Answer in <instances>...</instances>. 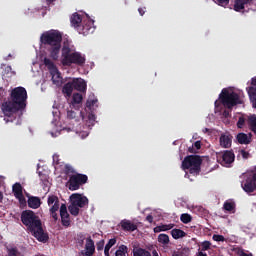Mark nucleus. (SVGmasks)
Listing matches in <instances>:
<instances>
[{
    "label": "nucleus",
    "mask_w": 256,
    "mask_h": 256,
    "mask_svg": "<svg viewBox=\"0 0 256 256\" xmlns=\"http://www.w3.org/2000/svg\"><path fill=\"white\" fill-rule=\"evenodd\" d=\"M83 104V95L79 93H74L72 96V102L70 107L73 109H81V105Z\"/></svg>",
    "instance_id": "obj_20"
},
{
    "label": "nucleus",
    "mask_w": 256,
    "mask_h": 256,
    "mask_svg": "<svg viewBox=\"0 0 256 256\" xmlns=\"http://www.w3.org/2000/svg\"><path fill=\"white\" fill-rule=\"evenodd\" d=\"M240 155L243 157V159H249V152L245 150H241Z\"/></svg>",
    "instance_id": "obj_48"
},
{
    "label": "nucleus",
    "mask_w": 256,
    "mask_h": 256,
    "mask_svg": "<svg viewBox=\"0 0 256 256\" xmlns=\"http://www.w3.org/2000/svg\"><path fill=\"white\" fill-rule=\"evenodd\" d=\"M201 149V141H196L192 146L188 148V153H197Z\"/></svg>",
    "instance_id": "obj_32"
},
{
    "label": "nucleus",
    "mask_w": 256,
    "mask_h": 256,
    "mask_svg": "<svg viewBox=\"0 0 256 256\" xmlns=\"http://www.w3.org/2000/svg\"><path fill=\"white\" fill-rule=\"evenodd\" d=\"M85 251V256L95 255V242L93 239H91V237L86 238Z\"/></svg>",
    "instance_id": "obj_19"
},
{
    "label": "nucleus",
    "mask_w": 256,
    "mask_h": 256,
    "mask_svg": "<svg viewBox=\"0 0 256 256\" xmlns=\"http://www.w3.org/2000/svg\"><path fill=\"white\" fill-rule=\"evenodd\" d=\"M117 243V239L112 238L108 241V243L106 244L105 248L106 249H111V247H113V245H115Z\"/></svg>",
    "instance_id": "obj_46"
},
{
    "label": "nucleus",
    "mask_w": 256,
    "mask_h": 256,
    "mask_svg": "<svg viewBox=\"0 0 256 256\" xmlns=\"http://www.w3.org/2000/svg\"><path fill=\"white\" fill-rule=\"evenodd\" d=\"M21 222L26 227L27 231H32L35 229V227L41 225V219L33 210H24L21 213Z\"/></svg>",
    "instance_id": "obj_7"
},
{
    "label": "nucleus",
    "mask_w": 256,
    "mask_h": 256,
    "mask_svg": "<svg viewBox=\"0 0 256 256\" xmlns=\"http://www.w3.org/2000/svg\"><path fill=\"white\" fill-rule=\"evenodd\" d=\"M53 164L59 165V155H57V154L53 155Z\"/></svg>",
    "instance_id": "obj_49"
},
{
    "label": "nucleus",
    "mask_w": 256,
    "mask_h": 256,
    "mask_svg": "<svg viewBox=\"0 0 256 256\" xmlns=\"http://www.w3.org/2000/svg\"><path fill=\"white\" fill-rule=\"evenodd\" d=\"M83 21H85V19H83L81 14L77 12L72 14V16L70 17L71 26L74 27V29L76 30L79 29V27H81V25L83 24Z\"/></svg>",
    "instance_id": "obj_18"
},
{
    "label": "nucleus",
    "mask_w": 256,
    "mask_h": 256,
    "mask_svg": "<svg viewBox=\"0 0 256 256\" xmlns=\"http://www.w3.org/2000/svg\"><path fill=\"white\" fill-rule=\"evenodd\" d=\"M8 256H19V249H17V247L14 248H8L7 250Z\"/></svg>",
    "instance_id": "obj_41"
},
{
    "label": "nucleus",
    "mask_w": 256,
    "mask_h": 256,
    "mask_svg": "<svg viewBox=\"0 0 256 256\" xmlns=\"http://www.w3.org/2000/svg\"><path fill=\"white\" fill-rule=\"evenodd\" d=\"M244 126H245V117L241 116L238 119L237 127L238 129H243Z\"/></svg>",
    "instance_id": "obj_44"
},
{
    "label": "nucleus",
    "mask_w": 256,
    "mask_h": 256,
    "mask_svg": "<svg viewBox=\"0 0 256 256\" xmlns=\"http://www.w3.org/2000/svg\"><path fill=\"white\" fill-rule=\"evenodd\" d=\"M180 221L187 225V223H191V221H193V217H191L190 214L184 213L181 214Z\"/></svg>",
    "instance_id": "obj_33"
},
{
    "label": "nucleus",
    "mask_w": 256,
    "mask_h": 256,
    "mask_svg": "<svg viewBox=\"0 0 256 256\" xmlns=\"http://www.w3.org/2000/svg\"><path fill=\"white\" fill-rule=\"evenodd\" d=\"M173 256H183V255L181 253H179V252H174Z\"/></svg>",
    "instance_id": "obj_62"
},
{
    "label": "nucleus",
    "mask_w": 256,
    "mask_h": 256,
    "mask_svg": "<svg viewBox=\"0 0 256 256\" xmlns=\"http://www.w3.org/2000/svg\"><path fill=\"white\" fill-rule=\"evenodd\" d=\"M98 100L97 99H91L89 98L86 102V107L87 109H89L90 111H92V109H95V105H97Z\"/></svg>",
    "instance_id": "obj_35"
},
{
    "label": "nucleus",
    "mask_w": 256,
    "mask_h": 256,
    "mask_svg": "<svg viewBox=\"0 0 256 256\" xmlns=\"http://www.w3.org/2000/svg\"><path fill=\"white\" fill-rule=\"evenodd\" d=\"M80 135L82 139H85V137H89V132H81Z\"/></svg>",
    "instance_id": "obj_54"
},
{
    "label": "nucleus",
    "mask_w": 256,
    "mask_h": 256,
    "mask_svg": "<svg viewBox=\"0 0 256 256\" xmlns=\"http://www.w3.org/2000/svg\"><path fill=\"white\" fill-rule=\"evenodd\" d=\"M212 239H213V241H216L217 243H221V242L223 243L225 241V236L219 235V234H214L212 236Z\"/></svg>",
    "instance_id": "obj_42"
},
{
    "label": "nucleus",
    "mask_w": 256,
    "mask_h": 256,
    "mask_svg": "<svg viewBox=\"0 0 256 256\" xmlns=\"http://www.w3.org/2000/svg\"><path fill=\"white\" fill-rule=\"evenodd\" d=\"M250 129L253 133H256V116H252L249 118Z\"/></svg>",
    "instance_id": "obj_39"
},
{
    "label": "nucleus",
    "mask_w": 256,
    "mask_h": 256,
    "mask_svg": "<svg viewBox=\"0 0 256 256\" xmlns=\"http://www.w3.org/2000/svg\"><path fill=\"white\" fill-rule=\"evenodd\" d=\"M70 201L75 203L80 209L87 207L89 205V199L87 196H83L79 193H74L70 196Z\"/></svg>",
    "instance_id": "obj_15"
},
{
    "label": "nucleus",
    "mask_w": 256,
    "mask_h": 256,
    "mask_svg": "<svg viewBox=\"0 0 256 256\" xmlns=\"http://www.w3.org/2000/svg\"><path fill=\"white\" fill-rule=\"evenodd\" d=\"M215 4L220 7H227V5H229V0H216Z\"/></svg>",
    "instance_id": "obj_45"
},
{
    "label": "nucleus",
    "mask_w": 256,
    "mask_h": 256,
    "mask_svg": "<svg viewBox=\"0 0 256 256\" xmlns=\"http://www.w3.org/2000/svg\"><path fill=\"white\" fill-rule=\"evenodd\" d=\"M152 256H159V253L157 252V250L152 251Z\"/></svg>",
    "instance_id": "obj_60"
},
{
    "label": "nucleus",
    "mask_w": 256,
    "mask_h": 256,
    "mask_svg": "<svg viewBox=\"0 0 256 256\" xmlns=\"http://www.w3.org/2000/svg\"><path fill=\"white\" fill-rule=\"evenodd\" d=\"M120 225L123 231H129V232L137 231V224L131 222V220H122L120 222Z\"/></svg>",
    "instance_id": "obj_21"
},
{
    "label": "nucleus",
    "mask_w": 256,
    "mask_h": 256,
    "mask_svg": "<svg viewBox=\"0 0 256 256\" xmlns=\"http://www.w3.org/2000/svg\"><path fill=\"white\" fill-rule=\"evenodd\" d=\"M252 105H253L254 109H256V100H254V101L252 102Z\"/></svg>",
    "instance_id": "obj_64"
},
{
    "label": "nucleus",
    "mask_w": 256,
    "mask_h": 256,
    "mask_svg": "<svg viewBox=\"0 0 256 256\" xmlns=\"http://www.w3.org/2000/svg\"><path fill=\"white\" fill-rule=\"evenodd\" d=\"M217 162L220 163L223 167L231 165L235 161V153L231 150H226L224 152H219L216 154Z\"/></svg>",
    "instance_id": "obj_10"
},
{
    "label": "nucleus",
    "mask_w": 256,
    "mask_h": 256,
    "mask_svg": "<svg viewBox=\"0 0 256 256\" xmlns=\"http://www.w3.org/2000/svg\"><path fill=\"white\" fill-rule=\"evenodd\" d=\"M85 242V237H82L81 239L78 240L79 245H83Z\"/></svg>",
    "instance_id": "obj_56"
},
{
    "label": "nucleus",
    "mask_w": 256,
    "mask_h": 256,
    "mask_svg": "<svg viewBox=\"0 0 256 256\" xmlns=\"http://www.w3.org/2000/svg\"><path fill=\"white\" fill-rule=\"evenodd\" d=\"M203 133H209V129L208 128H204L203 129Z\"/></svg>",
    "instance_id": "obj_63"
},
{
    "label": "nucleus",
    "mask_w": 256,
    "mask_h": 256,
    "mask_svg": "<svg viewBox=\"0 0 256 256\" xmlns=\"http://www.w3.org/2000/svg\"><path fill=\"white\" fill-rule=\"evenodd\" d=\"M236 139L240 145H249L251 143V134L248 137L247 134L241 132L237 134Z\"/></svg>",
    "instance_id": "obj_24"
},
{
    "label": "nucleus",
    "mask_w": 256,
    "mask_h": 256,
    "mask_svg": "<svg viewBox=\"0 0 256 256\" xmlns=\"http://www.w3.org/2000/svg\"><path fill=\"white\" fill-rule=\"evenodd\" d=\"M28 207H30V209H39L41 207V198L30 196L28 198Z\"/></svg>",
    "instance_id": "obj_22"
},
{
    "label": "nucleus",
    "mask_w": 256,
    "mask_h": 256,
    "mask_svg": "<svg viewBox=\"0 0 256 256\" xmlns=\"http://www.w3.org/2000/svg\"><path fill=\"white\" fill-rule=\"evenodd\" d=\"M127 246L121 245L118 250L116 251L115 255L116 256H127Z\"/></svg>",
    "instance_id": "obj_36"
},
{
    "label": "nucleus",
    "mask_w": 256,
    "mask_h": 256,
    "mask_svg": "<svg viewBox=\"0 0 256 256\" xmlns=\"http://www.w3.org/2000/svg\"><path fill=\"white\" fill-rule=\"evenodd\" d=\"M95 114L93 113H89L88 114V117H87V120H86V126L91 129V127H93V125H95Z\"/></svg>",
    "instance_id": "obj_30"
},
{
    "label": "nucleus",
    "mask_w": 256,
    "mask_h": 256,
    "mask_svg": "<svg viewBox=\"0 0 256 256\" xmlns=\"http://www.w3.org/2000/svg\"><path fill=\"white\" fill-rule=\"evenodd\" d=\"M62 41L63 35L57 30L44 32L40 37V43L48 46V53L53 61H57V59H59Z\"/></svg>",
    "instance_id": "obj_3"
},
{
    "label": "nucleus",
    "mask_w": 256,
    "mask_h": 256,
    "mask_svg": "<svg viewBox=\"0 0 256 256\" xmlns=\"http://www.w3.org/2000/svg\"><path fill=\"white\" fill-rule=\"evenodd\" d=\"M111 249H109V248H104V255L105 256H109V251H110Z\"/></svg>",
    "instance_id": "obj_55"
},
{
    "label": "nucleus",
    "mask_w": 256,
    "mask_h": 256,
    "mask_svg": "<svg viewBox=\"0 0 256 256\" xmlns=\"http://www.w3.org/2000/svg\"><path fill=\"white\" fill-rule=\"evenodd\" d=\"M87 181H89V177L85 174H72L68 180V189L69 191H78V189H81V186L85 185Z\"/></svg>",
    "instance_id": "obj_8"
},
{
    "label": "nucleus",
    "mask_w": 256,
    "mask_h": 256,
    "mask_svg": "<svg viewBox=\"0 0 256 256\" xmlns=\"http://www.w3.org/2000/svg\"><path fill=\"white\" fill-rule=\"evenodd\" d=\"M158 241L162 244V245H169V235L167 234H160L158 236Z\"/></svg>",
    "instance_id": "obj_34"
},
{
    "label": "nucleus",
    "mask_w": 256,
    "mask_h": 256,
    "mask_svg": "<svg viewBox=\"0 0 256 256\" xmlns=\"http://www.w3.org/2000/svg\"><path fill=\"white\" fill-rule=\"evenodd\" d=\"M209 249H211V242L209 241H203L201 243V251L203 253V251H209Z\"/></svg>",
    "instance_id": "obj_40"
},
{
    "label": "nucleus",
    "mask_w": 256,
    "mask_h": 256,
    "mask_svg": "<svg viewBox=\"0 0 256 256\" xmlns=\"http://www.w3.org/2000/svg\"><path fill=\"white\" fill-rule=\"evenodd\" d=\"M67 119L68 121H72V123H79L85 119V116H83V111H81L80 108L70 107V109L67 110Z\"/></svg>",
    "instance_id": "obj_14"
},
{
    "label": "nucleus",
    "mask_w": 256,
    "mask_h": 256,
    "mask_svg": "<svg viewBox=\"0 0 256 256\" xmlns=\"http://www.w3.org/2000/svg\"><path fill=\"white\" fill-rule=\"evenodd\" d=\"M196 256H207V253H204V252H198L196 254Z\"/></svg>",
    "instance_id": "obj_58"
},
{
    "label": "nucleus",
    "mask_w": 256,
    "mask_h": 256,
    "mask_svg": "<svg viewBox=\"0 0 256 256\" xmlns=\"http://www.w3.org/2000/svg\"><path fill=\"white\" fill-rule=\"evenodd\" d=\"M171 235H172L173 239H182V237H185L187 235V233H185V231H183L181 229L174 228L171 231Z\"/></svg>",
    "instance_id": "obj_28"
},
{
    "label": "nucleus",
    "mask_w": 256,
    "mask_h": 256,
    "mask_svg": "<svg viewBox=\"0 0 256 256\" xmlns=\"http://www.w3.org/2000/svg\"><path fill=\"white\" fill-rule=\"evenodd\" d=\"M248 95L250 97V101H256V87H250L248 90Z\"/></svg>",
    "instance_id": "obj_37"
},
{
    "label": "nucleus",
    "mask_w": 256,
    "mask_h": 256,
    "mask_svg": "<svg viewBox=\"0 0 256 256\" xmlns=\"http://www.w3.org/2000/svg\"><path fill=\"white\" fill-rule=\"evenodd\" d=\"M0 203H3V192H0Z\"/></svg>",
    "instance_id": "obj_61"
},
{
    "label": "nucleus",
    "mask_w": 256,
    "mask_h": 256,
    "mask_svg": "<svg viewBox=\"0 0 256 256\" xmlns=\"http://www.w3.org/2000/svg\"><path fill=\"white\" fill-rule=\"evenodd\" d=\"M223 207H224L225 211H235V203L234 202L226 201L224 203Z\"/></svg>",
    "instance_id": "obj_38"
},
{
    "label": "nucleus",
    "mask_w": 256,
    "mask_h": 256,
    "mask_svg": "<svg viewBox=\"0 0 256 256\" xmlns=\"http://www.w3.org/2000/svg\"><path fill=\"white\" fill-rule=\"evenodd\" d=\"M231 143H232V137L231 136L225 135V134H222L220 136V145L224 149H229V147H231Z\"/></svg>",
    "instance_id": "obj_25"
},
{
    "label": "nucleus",
    "mask_w": 256,
    "mask_h": 256,
    "mask_svg": "<svg viewBox=\"0 0 256 256\" xmlns=\"http://www.w3.org/2000/svg\"><path fill=\"white\" fill-rule=\"evenodd\" d=\"M162 226V231H171L173 227H175V224H163Z\"/></svg>",
    "instance_id": "obj_47"
},
{
    "label": "nucleus",
    "mask_w": 256,
    "mask_h": 256,
    "mask_svg": "<svg viewBox=\"0 0 256 256\" xmlns=\"http://www.w3.org/2000/svg\"><path fill=\"white\" fill-rule=\"evenodd\" d=\"M44 65L47 67L48 71H50L54 85H59L63 81V78L61 77V72H59L55 63L49 58H44Z\"/></svg>",
    "instance_id": "obj_9"
},
{
    "label": "nucleus",
    "mask_w": 256,
    "mask_h": 256,
    "mask_svg": "<svg viewBox=\"0 0 256 256\" xmlns=\"http://www.w3.org/2000/svg\"><path fill=\"white\" fill-rule=\"evenodd\" d=\"M161 231H163V227L160 225V226H156L154 228V233H161Z\"/></svg>",
    "instance_id": "obj_50"
},
{
    "label": "nucleus",
    "mask_w": 256,
    "mask_h": 256,
    "mask_svg": "<svg viewBox=\"0 0 256 256\" xmlns=\"http://www.w3.org/2000/svg\"><path fill=\"white\" fill-rule=\"evenodd\" d=\"M39 175L41 177V181H47V176H45V175L41 176V173Z\"/></svg>",
    "instance_id": "obj_59"
},
{
    "label": "nucleus",
    "mask_w": 256,
    "mask_h": 256,
    "mask_svg": "<svg viewBox=\"0 0 256 256\" xmlns=\"http://www.w3.org/2000/svg\"><path fill=\"white\" fill-rule=\"evenodd\" d=\"M68 211L73 215V217H77L79 215L80 208L71 201L70 205L68 206Z\"/></svg>",
    "instance_id": "obj_29"
},
{
    "label": "nucleus",
    "mask_w": 256,
    "mask_h": 256,
    "mask_svg": "<svg viewBox=\"0 0 256 256\" xmlns=\"http://www.w3.org/2000/svg\"><path fill=\"white\" fill-rule=\"evenodd\" d=\"M104 248H105V240H100L99 242L96 243L97 251H103Z\"/></svg>",
    "instance_id": "obj_43"
},
{
    "label": "nucleus",
    "mask_w": 256,
    "mask_h": 256,
    "mask_svg": "<svg viewBox=\"0 0 256 256\" xmlns=\"http://www.w3.org/2000/svg\"><path fill=\"white\" fill-rule=\"evenodd\" d=\"M250 3H253V0H235L234 11H243V9H245V5H250Z\"/></svg>",
    "instance_id": "obj_23"
},
{
    "label": "nucleus",
    "mask_w": 256,
    "mask_h": 256,
    "mask_svg": "<svg viewBox=\"0 0 256 256\" xmlns=\"http://www.w3.org/2000/svg\"><path fill=\"white\" fill-rule=\"evenodd\" d=\"M29 233H31V235L33 237H35V239H37V241H39V243H47V241H49V233H47L43 229L42 222L37 227H35L33 230H30Z\"/></svg>",
    "instance_id": "obj_11"
},
{
    "label": "nucleus",
    "mask_w": 256,
    "mask_h": 256,
    "mask_svg": "<svg viewBox=\"0 0 256 256\" xmlns=\"http://www.w3.org/2000/svg\"><path fill=\"white\" fill-rule=\"evenodd\" d=\"M138 13H140L141 17H143V15H145V8H139Z\"/></svg>",
    "instance_id": "obj_53"
},
{
    "label": "nucleus",
    "mask_w": 256,
    "mask_h": 256,
    "mask_svg": "<svg viewBox=\"0 0 256 256\" xmlns=\"http://www.w3.org/2000/svg\"><path fill=\"white\" fill-rule=\"evenodd\" d=\"M61 63L64 67H71V65H78L83 67L85 65V56L79 52H71L69 46H63L61 50Z\"/></svg>",
    "instance_id": "obj_4"
},
{
    "label": "nucleus",
    "mask_w": 256,
    "mask_h": 256,
    "mask_svg": "<svg viewBox=\"0 0 256 256\" xmlns=\"http://www.w3.org/2000/svg\"><path fill=\"white\" fill-rule=\"evenodd\" d=\"M203 163V159L199 155H189L184 158L182 161V169L183 171L189 170L190 175L197 177L199 173H201V165Z\"/></svg>",
    "instance_id": "obj_5"
},
{
    "label": "nucleus",
    "mask_w": 256,
    "mask_h": 256,
    "mask_svg": "<svg viewBox=\"0 0 256 256\" xmlns=\"http://www.w3.org/2000/svg\"><path fill=\"white\" fill-rule=\"evenodd\" d=\"M242 189L245 193H253L256 191V172L250 174L242 183Z\"/></svg>",
    "instance_id": "obj_13"
},
{
    "label": "nucleus",
    "mask_w": 256,
    "mask_h": 256,
    "mask_svg": "<svg viewBox=\"0 0 256 256\" xmlns=\"http://www.w3.org/2000/svg\"><path fill=\"white\" fill-rule=\"evenodd\" d=\"M27 108V90L24 87L12 89L10 97L2 103L1 109L4 113L5 123L21 125L23 111Z\"/></svg>",
    "instance_id": "obj_1"
},
{
    "label": "nucleus",
    "mask_w": 256,
    "mask_h": 256,
    "mask_svg": "<svg viewBox=\"0 0 256 256\" xmlns=\"http://www.w3.org/2000/svg\"><path fill=\"white\" fill-rule=\"evenodd\" d=\"M251 85L256 86V77L251 79Z\"/></svg>",
    "instance_id": "obj_57"
},
{
    "label": "nucleus",
    "mask_w": 256,
    "mask_h": 256,
    "mask_svg": "<svg viewBox=\"0 0 256 256\" xmlns=\"http://www.w3.org/2000/svg\"><path fill=\"white\" fill-rule=\"evenodd\" d=\"M146 221H148V223H153V215L149 214L146 216Z\"/></svg>",
    "instance_id": "obj_51"
},
{
    "label": "nucleus",
    "mask_w": 256,
    "mask_h": 256,
    "mask_svg": "<svg viewBox=\"0 0 256 256\" xmlns=\"http://www.w3.org/2000/svg\"><path fill=\"white\" fill-rule=\"evenodd\" d=\"M73 89V82L70 81L63 86L62 93L66 95V97H71V95H73Z\"/></svg>",
    "instance_id": "obj_26"
},
{
    "label": "nucleus",
    "mask_w": 256,
    "mask_h": 256,
    "mask_svg": "<svg viewBox=\"0 0 256 256\" xmlns=\"http://www.w3.org/2000/svg\"><path fill=\"white\" fill-rule=\"evenodd\" d=\"M132 253L133 256H152L151 252L145 248H134Z\"/></svg>",
    "instance_id": "obj_27"
},
{
    "label": "nucleus",
    "mask_w": 256,
    "mask_h": 256,
    "mask_svg": "<svg viewBox=\"0 0 256 256\" xmlns=\"http://www.w3.org/2000/svg\"><path fill=\"white\" fill-rule=\"evenodd\" d=\"M64 173L65 175H69L70 177L71 175L77 174V172L75 171V168H73V166H71L70 164H65Z\"/></svg>",
    "instance_id": "obj_31"
},
{
    "label": "nucleus",
    "mask_w": 256,
    "mask_h": 256,
    "mask_svg": "<svg viewBox=\"0 0 256 256\" xmlns=\"http://www.w3.org/2000/svg\"><path fill=\"white\" fill-rule=\"evenodd\" d=\"M47 205L49 207V215L54 223L59 221V214H57V211H60L61 224L63 227H71V215H69V212L67 211V205L61 204L57 195H49L47 198Z\"/></svg>",
    "instance_id": "obj_2"
},
{
    "label": "nucleus",
    "mask_w": 256,
    "mask_h": 256,
    "mask_svg": "<svg viewBox=\"0 0 256 256\" xmlns=\"http://www.w3.org/2000/svg\"><path fill=\"white\" fill-rule=\"evenodd\" d=\"M72 85L74 89L80 91V93H85L87 91V83L81 78H74L72 80Z\"/></svg>",
    "instance_id": "obj_17"
},
{
    "label": "nucleus",
    "mask_w": 256,
    "mask_h": 256,
    "mask_svg": "<svg viewBox=\"0 0 256 256\" xmlns=\"http://www.w3.org/2000/svg\"><path fill=\"white\" fill-rule=\"evenodd\" d=\"M12 193H14V197L18 199L20 203H25V196H23V186H21V183L17 182L12 186Z\"/></svg>",
    "instance_id": "obj_16"
},
{
    "label": "nucleus",
    "mask_w": 256,
    "mask_h": 256,
    "mask_svg": "<svg viewBox=\"0 0 256 256\" xmlns=\"http://www.w3.org/2000/svg\"><path fill=\"white\" fill-rule=\"evenodd\" d=\"M80 35H91V33L95 32V26L93 25V20L87 18L84 19L80 27L76 30Z\"/></svg>",
    "instance_id": "obj_12"
},
{
    "label": "nucleus",
    "mask_w": 256,
    "mask_h": 256,
    "mask_svg": "<svg viewBox=\"0 0 256 256\" xmlns=\"http://www.w3.org/2000/svg\"><path fill=\"white\" fill-rule=\"evenodd\" d=\"M219 99L224 107L227 109H233L235 105H242L243 100H241V97L237 92H229L227 89H223Z\"/></svg>",
    "instance_id": "obj_6"
},
{
    "label": "nucleus",
    "mask_w": 256,
    "mask_h": 256,
    "mask_svg": "<svg viewBox=\"0 0 256 256\" xmlns=\"http://www.w3.org/2000/svg\"><path fill=\"white\" fill-rule=\"evenodd\" d=\"M239 255L240 256H253V254L252 253H245V251H240V253H239Z\"/></svg>",
    "instance_id": "obj_52"
}]
</instances>
